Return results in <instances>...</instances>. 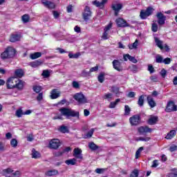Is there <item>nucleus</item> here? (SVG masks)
<instances>
[{
	"mask_svg": "<svg viewBox=\"0 0 177 177\" xmlns=\"http://www.w3.org/2000/svg\"><path fill=\"white\" fill-rule=\"evenodd\" d=\"M7 89H17L18 91H23L24 88V82L20 79L11 77H9L6 82Z\"/></svg>",
	"mask_w": 177,
	"mask_h": 177,
	"instance_id": "1",
	"label": "nucleus"
},
{
	"mask_svg": "<svg viewBox=\"0 0 177 177\" xmlns=\"http://www.w3.org/2000/svg\"><path fill=\"white\" fill-rule=\"evenodd\" d=\"M73 158L66 160L65 164L66 165H75L77 164V160H79V162H81L84 160V156H82V150L80 148H75L73 149Z\"/></svg>",
	"mask_w": 177,
	"mask_h": 177,
	"instance_id": "2",
	"label": "nucleus"
},
{
	"mask_svg": "<svg viewBox=\"0 0 177 177\" xmlns=\"http://www.w3.org/2000/svg\"><path fill=\"white\" fill-rule=\"evenodd\" d=\"M59 111L62 114V115H65L67 118H70V117H73L80 120V111H75L73 109H70L68 108H62L59 109Z\"/></svg>",
	"mask_w": 177,
	"mask_h": 177,
	"instance_id": "3",
	"label": "nucleus"
},
{
	"mask_svg": "<svg viewBox=\"0 0 177 177\" xmlns=\"http://www.w3.org/2000/svg\"><path fill=\"white\" fill-rule=\"evenodd\" d=\"M16 49L12 47H7L6 50L1 54V59L6 60V59H13L16 56Z\"/></svg>",
	"mask_w": 177,
	"mask_h": 177,
	"instance_id": "4",
	"label": "nucleus"
},
{
	"mask_svg": "<svg viewBox=\"0 0 177 177\" xmlns=\"http://www.w3.org/2000/svg\"><path fill=\"white\" fill-rule=\"evenodd\" d=\"M154 12V9L151 6H149L147 8L146 10H141L140 12V17L142 20H146L149 17V16H151L153 12Z\"/></svg>",
	"mask_w": 177,
	"mask_h": 177,
	"instance_id": "5",
	"label": "nucleus"
},
{
	"mask_svg": "<svg viewBox=\"0 0 177 177\" xmlns=\"http://www.w3.org/2000/svg\"><path fill=\"white\" fill-rule=\"evenodd\" d=\"M140 121H142V118L140 114L133 115L129 118V122L131 127H138L140 124Z\"/></svg>",
	"mask_w": 177,
	"mask_h": 177,
	"instance_id": "6",
	"label": "nucleus"
},
{
	"mask_svg": "<svg viewBox=\"0 0 177 177\" xmlns=\"http://www.w3.org/2000/svg\"><path fill=\"white\" fill-rule=\"evenodd\" d=\"M73 99L79 103V104H85L88 103L86 97L82 94V93H77L73 95Z\"/></svg>",
	"mask_w": 177,
	"mask_h": 177,
	"instance_id": "7",
	"label": "nucleus"
},
{
	"mask_svg": "<svg viewBox=\"0 0 177 177\" xmlns=\"http://www.w3.org/2000/svg\"><path fill=\"white\" fill-rule=\"evenodd\" d=\"M82 17L84 21H88V20L92 17L91 7L88 6H85L84 12H82Z\"/></svg>",
	"mask_w": 177,
	"mask_h": 177,
	"instance_id": "8",
	"label": "nucleus"
},
{
	"mask_svg": "<svg viewBox=\"0 0 177 177\" xmlns=\"http://www.w3.org/2000/svg\"><path fill=\"white\" fill-rule=\"evenodd\" d=\"M165 111L167 113H172V111H177V106L174 101L168 102L165 109Z\"/></svg>",
	"mask_w": 177,
	"mask_h": 177,
	"instance_id": "9",
	"label": "nucleus"
},
{
	"mask_svg": "<svg viewBox=\"0 0 177 177\" xmlns=\"http://www.w3.org/2000/svg\"><path fill=\"white\" fill-rule=\"evenodd\" d=\"M138 131L140 135H145V133H151L153 129L149 127V126H141L138 127Z\"/></svg>",
	"mask_w": 177,
	"mask_h": 177,
	"instance_id": "10",
	"label": "nucleus"
},
{
	"mask_svg": "<svg viewBox=\"0 0 177 177\" xmlns=\"http://www.w3.org/2000/svg\"><path fill=\"white\" fill-rule=\"evenodd\" d=\"M156 17L158 19V24H159V26H164V24H165V20H167V17L163 15L162 12H157Z\"/></svg>",
	"mask_w": 177,
	"mask_h": 177,
	"instance_id": "11",
	"label": "nucleus"
},
{
	"mask_svg": "<svg viewBox=\"0 0 177 177\" xmlns=\"http://www.w3.org/2000/svg\"><path fill=\"white\" fill-rule=\"evenodd\" d=\"M50 149L57 150L60 147V140L59 139H53L49 142Z\"/></svg>",
	"mask_w": 177,
	"mask_h": 177,
	"instance_id": "12",
	"label": "nucleus"
},
{
	"mask_svg": "<svg viewBox=\"0 0 177 177\" xmlns=\"http://www.w3.org/2000/svg\"><path fill=\"white\" fill-rule=\"evenodd\" d=\"M115 23L118 27H120L122 28H125V27H129V24L127 22V21L122 18H118L115 20Z\"/></svg>",
	"mask_w": 177,
	"mask_h": 177,
	"instance_id": "13",
	"label": "nucleus"
},
{
	"mask_svg": "<svg viewBox=\"0 0 177 177\" xmlns=\"http://www.w3.org/2000/svg\"><path fill=\"white\" fill-rule=\"evenodd\" d=\"M113 68L114 70H116V71L121 72L124 70V67H122V65L121 64V62L118 59H114L112 62Z\"/></svg>",
	"mask_w": 177,
	"mask_h": 177,
	"instance_id": "14",
	"label": "nucleus"
},
{
	"mask_svg": "<svg viewBox=\"0 0 177 177\" xmlns=\"http://www.w3.org/2000/svg\"><path fill=\"white\" fill-rule=\"evenodd\" d=\"M41 2L45 8H47V9H55V8H56L55 3L49 0H41Z\"/></svg>",
	"mask_w": 177,
	"mask_h": 177,
	"instance_id": "15",
	"label": "nucleus"
},
{
	"mask_svg": "<svg viewBox=\"0 0 177 177\" xmlns=\"http://www.w3.org/2000/svg\"><path fill=\"white\" fill-rule=\"evenodd\" d=\"M111 8L113 10H114L115 12V16H118V13H120V10L122 9V4L114 3V4H112Z\"/></svg>",
	"mask_w": 177,
	"mask_h": 177,
	"instance_id": "16",
	"label": "nucleus"
},
{
	"mask_svg": "<svg viewBox=\"0 0 177 177\" xmlns=\"http://www.w3.org/2000/svg\"><path fill=\"white\" fill-rule=\"evenodd\" d=\"M60 93L58 89L54 88L50 91V97L52 100L57 99V97H60Z\"/></svg>",
	"mask_w": 177,
	"mask_h": 177,
	"instance_id": "17",
	"label": "nucleus"
},
{
	"mask_svg": "<svg viewBox=\"0 0 177 177\" xmlns=\"http://www.w3.org/2000/svg\"><path fill=\"white\" fill-rule=\"evenodd\" d=\"M123 59L124 62H128V60H129V62H131V63H138V59H136L135 57L131 56L129 54H124L123 55Z\"/></svg>",
	"mask_w": 177,
	"mask_h": 177,
	"instance_id": "18",
	"label": "nucleus"
},
{
	"mask_svg": "<svg viewBox=\"0 0 177 177\" xmlns=\"http://www.w3.org/2000/svg\"><path fill=\"white\" fill-rule=\"evenodd\" d=\"M21 39V35L12 34L10 37V42H17Z\"/></svg>",
	"mask_w": 177,
	"mask_h": 177,
	"instance_id": "19",
	"label": "nucleus"
},
{
	"mask_svg": "<svg viewBox=\"0 0 177 177\" xmlns=\"http://www.w3.org/2000/svg\"><path fill=\"white\" fill-rule=\"evenodd\" d=\"M108 0H102V1H97V0L93 1V5L97 6V8H100L101 9H103L104 8V5L107 3Z\"/></svg>",
	"mask_w": 177,
	"mask_h": 177,
	"instance_id": "20",
	"label": "nucleus"
},
{
	"mask_svg": "<svg viewBox=\"0 0 177 177\" xmlns=\"http://www.w3.org/2000/svg\"><path fill=\"white\" fill-rule=\"evenodd\" d=\"M147 100L151 109H153V107H156V106H157V103L156 102V101H154V99L152 98L151 96L148 95L147 97Z\"/></svg>",
	"mask_w": 177,
	"mask_h": 177,
	"instance_id": "21",
	"label": "nucleus"
},
{
	"mask_svg": "<svg viewBox=\"0 0 177 177\" xmlns=\"http://www.w3.org/2000/svg\"><path fill=\"white\" fill-rule=\"evenodd\" d=\"M15 75L17 78H23V77H24V71L21 68L16 69L15 71Z\"/></svg>",
	"mask_w": 177,
	"mask_h": 177,
	"instance_id": "22",
	"label": "nucleus"
},
{
	"mask_svg": "<svg viewBox=\"0 0 177 177\" xmlns=\"http://www.w3.org/2000/svg\"><path fill=\"white\" fill-rule=\"evenodd\" d=\"M158 122V117L152 116L149 119H148L147 124H149V125H154L157 124Z\"/></svg>",
	"mask_w": 177,
	"mask_h": 177,
	"instance_id": "23",
	"label": "nucleus"
},
{
	"mask_svg": "<svg viewBox=\"0 0 177 177\" xmlns=\"http://www.w3.org/2000/svg\"><path fill=\"white\" fill-rule=\"evenodd\" d=\"M41 64H42V60L38 59L35 62H30L29 64V66H30V67H32V68H37V67H39Z\"/></svg>",
	"mask_w": 177,
	"mask_h": 177,
	"instance_id": "24",
	"label": "nucleus"
},
{
	"mask_svg": "<svg viewBox=\"0 0 177 177\" xmlns=\"http://www.w3.org/2000/svg\"><path fill=\"white\" fill-rule=\"evenodd\" d=\"M154 40H155V44H156L158 48H159L160 50H164V46H162V44H163L162 41L160 40L158 37H154Z\"/></svg>",
	"mask_w": 177,
	"mask_h": 177,
	"instance_id": "25",
	"label": "nucleus"
},
{
	"mask_svg": "<svg viewBox=\"0 0 177 177\" xmlns=\"http://www.w3.org/2000/svg\"><path fill=\"white\" fill-rule=\"evenodd\" d=\"M55 175H59V171L56 169L48 170L45 173L46 176H55Z\"/></svg>",
	"mask_w": 177,
	"mask_h": 177,
	"instance_id": "26",
	"label": "nucleus"
},
{
	"mask_svg": "<svg viewBox=\"0 0 177 177\" xmlns=\"http://www.w3.org/2000/svg\"><path fill=\"white\" fill-rule=\"evenodd\" d=\"M42 56V53L41 52H36L35 53H32L30 55V57L32 60H35V59H38Z\"/></svg>",
	"mask_w": 177,
	"mask_h": 177,
	"instance_id": "27",
	"label": "nucleus"
},
{
	"mask_svg": "<svg viewBox=\"0 0 177 177\" xmlns=\"http://www.w3.org/2000/svg\"><path fill=\"white\" fill-rule=\"evenodd\" d=\"M138 104L140 107H143L145 104V95H142L138 97Z\"/></svg>",
	"mask_w": 177,
	"mask_h": 177,
	"instance_id": "28",
	"label": "nucleus"
},
{
	"mask_svg": "<svg viewBox=\"0 0 177 177\" xmlns=\"http://www.w3.org/2000/svg\"><path fill=\"white\" fill-rule=\"evenodd\" d=\"M176 135V131H170L165 137V139H172Z\"/></svg>",
	"mask_w": 177,
	"mask_h": 177,
	"instance_id": "29",
	"label": "nucleus"
},
{
	"mask_svg": "<svg viewBox=\"0 0 177 177\" xmlns=\"http://www.w3.org/2000/svg\"><path fill=\"white\" fill-rule=\"evenodd\" d=\"M120 102H121L120 98L116 99L115 102H111L109 104V109H115V106H117Z\"/></svg>",
	"mask_w": 177,
	"mask_h": 177,
	"instance_id": "30",
	"label": "nucleus"
},
{
	"mask_svg": "<svg viewBox=\"0 0 177 177\" xmlns=\"http://www.w3.org/2000/svg\"><path fill=\"white\" fill-rule=\"evenodd\" d=\"M32 158H40L41 153L35 150V149H32Z\"/></svg>",
	"mask_w": 177,
	"mask_h": 177,
	"instance_id": "31",
	"label": "nucleus"
},
{
	"mask_svg": "<svg viewBox=\"0 0 177 177\" xmlns=\"http://www.w3.org/2000/svg\"><path fill=\"white\" fill-rule=\"evenodd\" d=\"M168 177H177V169L173 168L171 169V172L167 174Z\"/></svg>",
	"mask_w": 177,
	"mask_h": 177,
	"instance_id": "32",
	"label": "nucleus"
},
{
	"mask_svg": "<svg viewBox=\"0 0 177 177\" xmlns=\"http://www.w3.org/2000/svg\"><path fill=\"white\" fill-rule=\"evenodd\" d=\"M129 70L133 73V74H136L138 71H139V68L137 65L132 64L129 67Z\"/></svg>",
	"mask_w": 177,
	"mask_h": 177,
	"instance_id": "33",
	"label": "nucleus"
},
{
	"mask_svg": "<svg viewBox=\"0 0 177 177\" xmlns=\"http://www.w3.org/2000/svg\"><path fill=\"white\" fill-rule=\"evenodd\" d=\"M88 147L92 150L93 151H95V150H97L99 149V146L96 145L95 142H92L88 144Z\"/></svg>",
	"mask_w": 177,
	"mask_h": 177,
	"instance_id": "34",
	"label": "nucleus"
},
{
	"mask_svg": "<svg viewBox=\"0 0 177 177\" xmlns=\"http://www.w3.org/2000/svg\"><path fill=\"white\" fill-rule=\"evenodd\" d=\"M17 145H19V142L16 138H12L10 140V146L11 147H13L14 149H16L17 147Z\"/></svg>",
	"mask_w": 177,
	"mask_h": 177,
	"instance_id": "35",
	"label": "nucleus"
},
{
	"mask_svg": "<svg viewBox=\"0 0 177 177\" xmlns=\"http://www.w3.org/2000/svg\"><path fill=\"white\" fill-rule=\"evenodd\" d=\"M104 73L103 72L100 73L98 75L97 80L100 82V84H103V82H104Z\"/></svg>",
	"mask_w": 177,
	"mask_h": 177,
	"instance_id": "36",
	"label": "nucleus"
},
{
	"mask_svg": "<svg viewBox=\"0 0 177 177\" xmlns=\"http://www.w3.org/2000/svg\"><path fill=\"white\" fill-rule=\"evenodd\" d=\"M111 92H113V93H115V95H118V93H120V87L117 86H112Z\"/></svg>",
	"mask_w": 177,
	"mask_h": 177,
	"instance_id": "37",
	"label": "nucleus"
},
{
	"mask_svg": "<svg viewBox=\"0 0 177 177\" xmlns=\"http://www.w3.org/2000/svg\"><path fill=\"white\" fill-rule=\"evenodd\" d=\"M81 56V54L80 53H77L75 54L69 53L68 57L69 59H78Z\"/></svg>",
	"mask_w": 177,
	"mask_h": 177,
	"instance_id": "38",
	"label": "nucleus"
},
{
	"mask_svg": "<svg viewBox=\"0 0 177 177\" xmlns=\"http://www.w3.org/2000/svg\"><path fill=\"white\" fill-rule=\"evenodd\" d=\"M164 62V58L162 57V56H161L160 55H157L156 56V63H163Z\"/></svg>",
	"mask_w": 177,
	"mask_h": 177,
	"instance_id": "39",
	"label": "nucleus"
},
{
	"mask_svg": "<svg viewBox=\"0 0 177 177\" xmlns=\"http://www.w3.org/2000/svg\"><path fill=\"white\" fill-rule=\"evenodd\" d=\"M24 23H28L30 21V15L25 14L21 17Z\"/></svg>",
	"mask_w": 177,
	"mask_h": 177,
	"instance_id": "40",
	"label": "nucleus"
},
{
	"mask_svg": "<svg viewBox=\"0 0 177 177\" xmlns=\"http://www.w3.org/2000/svg\"><path fill=\"white\" fill-rule=\"evenodd\" d=\"M15 115H17L18 118H20L22 115H24V113L21 109H19L16 111Z\"/></svg>",
	"mask_w": 177,
	"mask_h": 177,
	"instance_id": "41",
	"label": "nucleus"
},
{
	"mask_svg": "<svg viewBox=\"0 0 177 177\" xmlns=\"http://www.w3.org/2000/svg\"><path fill=\"white\" fill-rule=\"evenodd\" d=\"M32 90L36 93H40L41 91H42V87L41 86H33Z\"/></svg>",
	"mask_w": 177,
	"mask_h": 177,
	"instance_id": "42",
	"label": "nucleus"
},
{
	"mask_svg": "<svg viewBox=\"0 0 177 177\" xmlns=\"http://www.w3.org/2000/svg\"><path fill=\"white\" fill-rule=\"evenodd\" d=\"M59 131L60 132H62V133H66L67 132H68V129L67 128V127L64 126V125H62L59 127Z\"/></svg>",
	"mask_w": 177,
	"mask_h": 177,
	"instance_id": "43",
	"label": "nucleus"
},
{
	"mask_svg": "<svg viewBox=\"0 0 177 177\" xmlns=\"http://www.w3.org/2000/svg\"><path fill=\"white\" fill-rule=\"evenodd\" d=\"M131 114V108L129 106L125 105L124 106V115H129Z\"/></svg>",
	"mask_w": 177,
	"mask_h": 177,
	"instance_id": "44",
	"label": "nucleus"
},
{
	"mask_svg": "<svg viewBox=\"0 0 177 177\" xmlns=\"http://www.w3.org/2000/svg\"><path fill=\"white\" fill-rule=\"evenodd\" d=\"M151 139V138L150 137H139L137 140H140L141 142H149Z\"/></svg>",
	"mask_w": 177,
	"mask_h": 177,
	"instance_id": "45",
	"label": "nucleus"
},
{
	"mask_svg": "<svg viewBox=\"0 0 177 177\" xmlns=\"http://www.w3.org/2000/svg\"><path fill=\"white\" fill-rule=\"evenodd\" d=\"M151 31H153V32H157V31H158V25H157V24H152Z\"/></svg>",
	"mask_w": 177,
	"mask_h": 177,
	"instance_id": "46",
	"label": "nucleus"
},
{
	"mask_svg": "<svg viewBox=\"0 0 177 177\" xmlns=\"http://www.w3.org/2000/svg\"><path fill=\"white\" fill-rule=\"evenodd\" d=\"M21 175V173L20 171L17 170L15 172L12 173L11 176H6V177H13V176H17V177H20Z\"/></svg>",
	"mask_w": 177,
	"mask_h": 177,
	"instance_id": "47",
	"label": "nucleus"
},
{
	"mask_svg": "<svg viewBox=\"0 0 177 177\" xmlns=\"http://www.w3.org/2000/svg\"><path fill=\"white\" fill-rule=\"evenodd\" d=\"M41 75H43L44 78H48V77L50 76V73L49 72V71L44 70L43 71Z\"/></svg>",
	"mask_w": 177,
	"mask_h": 177,
	"instance_id": "48",
	"label": "nucleus"
},
{
	"mask_svg": "<svg viewBox=\"0 0 177 177\" xmlns=\"http://www.w3.org/2000/svg\"><path fill=\"white\" fill-rule=\"evenodd\" d=\"M102 38L104 40L109 39V32L106 30H104Z\"/></svg>",
	"mask_w": 177,
	"mask_h": 177,
	"instance_id": "49",
	"label": "nucleus"
},
{
	"mask_svg": "<svg viewBox=\"0 0 177 177\" xmlns=\"http://www.w3.org/2000/svg\"><path fill=\"white\" fill-rule=\"evenodd\" d=\"M72 86H73V88H75V89H79L80 83H78V82H77V81H73L72 82Z\"/></svg>",
	"mask_w": 177,
	"mask_h": 177,
	"instance_id": "50",
	"label": "nucleus"
},
{
	"mask_svg": "<svg viewBox=\"0 0 177 177\" xmlns=\"http://www.w3.org/2000/svg\"><path fill=\"white\" fill-rule=\"evenodd\" d=\"M138 41L136 39L134 43H133L132 46H130L129 49H136L138 48Z\"/></svg>",
	"mask_w": 177,
	"mask_h": 177,
	"instance_id": "51",
	"label": "nucleus"
},
{
	"mask_svg": "<svg viewBox=\"0 0 177 177\" xmlns=\"http://www.w3.org/2000/svg\"><path fill=\"white\" fill-rule=\"evenodd\" d=\"M93 132H95V129H91L89 131L87 132L86 136L87 138H92Z\"/></svg>",
	"mask_w": 177,
	"mask_h": 177,
	"instance_id": "52",
	"label": "nucleus"
},
{
	"mask_svg": "<svg viewBox=\"0 0 177 177\" xmlns=\"http://www.w3.org/2000/svg\"><path fill=\"white\" fill-rule=\"evenodd\" d=\"M44 99V93H39L38 95L37 96V102H41Z\"/></svg>",
	"mask_w": 177,
	"mask_h": 177,
	"instance_id": "53",
	"label": "nucleus"
},
{
	"mask_svg": "<svg viewBox=\"0 0 177 177\" xmlns=\"http://www.w3.org/2000/svg\"><path fill=\"white\" fill-rule=\"evenodd\" d=\"M111 27H113V23L110 22L106 26H105L104 31H110V30H111Z\"/></svg>",
	"mask_w": 177,
	"mask_h": 177,
	"instance_id": "54",
	"label": "nucleus"
},
{
	"mask_svg": "<svg viewBox=\"0 0 177 177\" xmlns=\"http://www.w3.org/2000/svg\"><path fill=\"white\" fill-rule=\"evenodd\" d=\"M3 172L4 174H13L14 170L12 169L11 168H7V169H3Z\"/></svg>",
	"mask_w": 177,
	"mask_h": 177,
	"instance_id": "55",
	"label": "nucleus"
},
{
	"mask_svg": "<svg viewBox=\"0 0 177 177\" xmlns=\"http://www.w3.org/2000/svg\"><path fill=\"white\" fill-rule=\"evenodd\" d=\"M148 71H149L150 74H153V73H154V67L151 64L148 65Z\"/></svg>",
	"mask_w": 177,
	"mask_h": 177,
	"instance_id": "56",
	"label": "nucleus"
},
{
	"mask_svg": "<svg viewBox=\"0 0 177 177\" xmlns=\"http://www.w3.org/2000/svg\"><path fill=\"white\" fill-rule=\"evenodd\" d=\"M53 15L54 16V19H59V17H60V13L57 10L53 11Z\"/></svg>",
	"mask_w": 177,
	"mask_h": 177,
	"instance_id": "57",
	"label": "nucleus"
},
{
	"mask_svg": "<svg viewBox=\"0 0 177 177\" xmlns=\"http://www.w3.org/2000/svg\"><path fill=\"white\" fill-rule=\"evenodd\" d=\"M151 167V168H157L158 167V160H154L152 162V165Z\"/></svg>",
	"mask_w": 177,
	"mask_h": 177,
	"instance_id": "58",
	"label": "nucleus"
},
{
	"mask_svg": "<svg viewBox=\"0 0 177 177\" xmlns=\"http://www.w3.org/2000/svg\"><path fill=\"white\" fill-rule=\"evenodd\" d=\"M172 59H171V58L169 57H167L165 59H163V62L164 64H171V62Z\"/></svg>",
	"mask_w": 177,
	"mask_h": 177,
	"instance_id": "59",
	"label": "nucleus"
},
{
	"mask_svg": "<svg viewBox=\"0 0 177 177\" xmlns=\"http://www.w3.org/2000/svg\"><path fill=\"white\" fill-rule=\"evenodd\" d=\"M113 97L112 93H106L103 96V99L107 100V99H111Z\"/></svg>",
	"mask_w": 177,
	"mask_h": 177,
	"instance_id": "60",
	"label": "nucleus"
},
{
	"mask_svg": "<svg viewBox=\"0 0 177 177\" xmlns=\"http://www.w3.org/2000/svg\"><path fill=\"white\" fill-rule=\"evenodd\" d=\"M150 80L152 82H158V77L156 75L151 76Z\"/></svg>",
	"mask_w": 177,
	"mask_h": 177,
	"instance_id": "61",
	"label": "nucleus"
},
{
	"mask_svg": "<svg viewBox=\"0 0 177 177\" xmlns=\"http://www.w3.org/2000/svg\"><path fill=\"white\" fill-rule=\"evenodd\" d=\"M161 77H162V78H165V76L167 75V71L164 68H162L160 73Z\"/></svg>",
	"mask_w": 177,
	"mask_h": 177,
	"instance_id": "62",
	"label": "nucleus"
},
{
	"mask_svg": "<svg viewBox=\"0 0 177 177\" xmlns=\"http://www.w3.org/2000/svg\"><path fill=\"white\" fill-rule=\"evenodd\" d=\"M177 150V146L176 145H173L171 147H169V151H171V153L174 151H176Z\"/></svg>",
	"mask_w": 177,
	"mask_h": 177,
	"instance_id": "63",
	"label": "nucleus"
},
{
	"mask_svg": "<svg viewBox=\"0 0 177 177\" xmlns=\"http://www.w3.org/2000/svg\"><path fill=\"white\" fill-rule=\"evenodd\" d=\"M97 70H99V66H98L92 67V68H90V73H93L95 71H97Z\"/></svg>",
	"mask_w": 177,
	"mask_h": 177,
	"instance_id": "64",
	"label": "nucleus"
}]
</instances>
